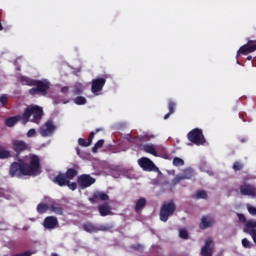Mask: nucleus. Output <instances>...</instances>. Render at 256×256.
<instances>
[{
	"label": "nucleus",
	"instance_id": "9b49d317",
	"mask_svg": "<svg viewBox=\"0 0 256 256\" xmlns=\"http://www.w3.org/2000/svg\"><path fill=\"white\" fill-rule=\"evenodd\" d=\"M55 131V125L53 124V121L48 120L44 126H42L39 130V133L42 137H49V135H53V132Z\"/></svg>",
	"mask_w": 256,
	"mask_h": 256
},
{
	"label": "nucleus",
	"instance_id": "4c0bfd02",
	"mask_svg": "<svg viewBox=\"0 0 256 256\" xmlns=\"http://www.w3.org/2000/svg\"><path fill=\"white\" fill-rule=\"evenodd\" d=\"M179 237L181 239H189V232H187L186 229H180L179 230Z\"/></svg>",
	"mask_w": 256,
	"mask_h": 256
},
{
	"label": "nucleus",
	"instance_id": "49530a36",
	"mask_svg": "<svg viewBox=\"0 0 256 256\" xmlns=\"http://www.w3.org/2000/svg\"><path fill=\"white\" fill-rule=\"evenodd\" d=\"M61 93H64V95H67V93H69V87H67V86L62 87Z\"/></svg>",
	"mask_w": 256,
	"mask_h": 256
},
{
	"label": "nucleus",
	"instance_id": "58836bf2",
	"mask_svg": "<svg viewBox=\"0 0 256 256\" xmlns=\"http://www.w3.org/2000/svg\"><path fill=\"white\" fill-rule=\"evenodd\" d=\"M66 187H68L71 191H75L77 189V182H71L68 180V184H66Z\"/></svg>",
	"mask_w": 256,
	"mask_h": 256
},
{
	"label": "nucleus",
	"instance_id": "39448f33",
	"mask_svg": "<svg viewBox=\"0 0 256 256\" xmlns=\"http://www.w3.org/2000/svg\"><path fill=\"white\" fill-rule=\"evenodd\" d=\"M187 139L190 143L194 145H205L206 140L205 136L203 135V130L199 128H194L187 134Z\"/></svg>",
	"mask_w": 256,
	"mask_h": 256
},
{
	"label": "nucleus",
	"instance_id": "b1692460",
	"mask_svg": "<svg viewBox=\"0 0 256 256\" xmlns=\"http://www.w3.org/2000/svg\"><path fill=\"white\" fill-rule=\"evenodd\" d=\"M65 177L68 181H71L72 179H75L77 175H79V172L74 168H69L66 173H64Z\"/></svg>",
	"mask_w": 256,
	"mask_h": 256
},
{
	"label": "nucleus",
	"instance_id": "2eb2a0df",
	"mask_svg": "<svg viewBox=\"0 0 256 256\" xmlns=\"http://www.w3.org/2000/svg\"><path fill=\"white\" fill-rule=\"evenodd\" d=\"M57 225H59V220H57V217L55 216H47L44 219V222H43L44 229H49V230L55 229Z\"/></svg>",
	"mask_w": 256,
	"mask_h": 256
},
{
	"label": "nucleus",
	"instance_id": "5701e85b",
	"mask_svg": "<svg viewBox=\"0 0 256 256\" xmlns=\"http://www.w3.org/2000/svg\"><path fill=\"white\" fill-rule=\"evenodd\" d=\"M21 119H22L21 116L10 117L5 120V125H6V127H15V125L17 123H19V121H21Z\"/></svg>",
	"mask_w": 256,
	"mask_h": 256
},
{
	"label": "nucleus",
	"instance_id": "6e6d98bb",
	"mask_svg": "<svg viewBox=\"0 0 256 256\" xmlns=\"http://www.w3.org/2000/svg\"><path fill=\"white\" fill-rule=\"evenodd\" d=\"M53 256H57V254H53Z\"/></svg>",
	"mask_w": 256,
	"mask_h": 256
},
{
	"label": "nucleus",
	"instance_id": "cd10ccee",
	"mask_svg": "<svg viewBox=\"0 0 256 256\" xmlns=\"http://www.w3.org/2000/svg\"><path fill=\"white\" fill-rule=\"evenodd\" d=\"M145 205H147V200L145 198H140L139 200H137L135 205L136 213L141 211V209L145 208Z\"/></svg>",
	"mask_w": 256,
	"mask_h": 256
},
{
	"label": "nucleus",
	"instance_id": "bb28decb",
	"mask_svg": "<svg viewBox=\"0 0 256 256\" xmlns=\"http://www.w3.org/2000/svg\"><path fill=\"white\" fill-rule=\"evenodd\" d=\"M47 211H50V205L45 203H39L37 205V213H39V215H43V213H47Z\"/></svg>",
	"mask_w": 256,
	"mask_h": 256
},
{
	"label": "nucleus",
	"instance_id": "393cba45",
	"mask_svg": "<svg viewBox=\"0 0 256 256\" xmlns=\"http://www.w3.org/2000/svg\"><path fill=\"white\" fill-rule=\"evenodd\" d=\"M175 107H177V104L175 102H173L172 100H170L168 102L169 112L166 115H164L165 120L169 119V117H171V115H173V113H175Z\"/></svg>",
	"mask_w": 256,
	"mask_h": 256
},
{
	"label": "nucleus",
	"instance_id": "4be33fe9",
	"mask_svg": "<svg viewBox=\"0 0 256 256\" xmlns=\"http://www.w3.org/2000/svg\"><path fill=\"white\" fill-rule=\"evenodd\" d=\"M50 211L52 213H55V215H63L65 210L63 209V207H61V205L57 204V203H52L50 204Z\"/></svg>",
	"mask_w": 256,
	"mask_h": 256
},
{
	"label": "nucleus",
	"instance_id": "4468645a",
	"mask_svg": "<svg viewBox=\"0 0 256 256\" xmlns=\"http://www.w3.org/2000/svg\"><path fill=\"white\" fill-rule=\"evenodd\" d=\"M89 201L93 204L98 203V201H109V195L102 191H95Z\"/></svg>",
	"mask_w": 256,
	"mask_h": 256
},
{
	"label": "nucleus",
	"instance_id": "412c9836",
	"mask_svg": "<svg viewBox=\"0 0 256 256\" xmlns=\"http://www.w3.org/2000/svg\"><path fill=\"white\" fill-rule=\"evenodd\" d=\"M256 231V220L250 219L244 225V233H253Z\"/></svg>",
	"mask_w": 256,
	"mask_h": 256
},
{
	"label": "nucleus",
	"instance_id": "20e7f679",
	"mask_svg": "<svg viewBox=\"0 0 256 256\" xmlns=\"http://www.w3.org/2000/svg\"><path fill=\"white\" fill-rule=\"evenodd\" d=\"M175 211H177V205L175 204V201L170 200L168 202H164L160 208V221L167 223L169 218L174 215Z\"/></svg>",
	"mask_w": 256,
	"mask_h": 256
},
{
	"label": "nucleus",
	"instance_id": "5fc2aeb1",
	"mask_svg": "<svg viewBox=\"0 0 256 256\" xmlns=\"http://www.w3.org/2000/svg\"><path fill=\"white\" fill-rule=\"evenodd\" d=\"M96 133H99V129L96 130Z\"/></svg>",
	"mask_w": 256,
	"mask_h": 256
},
{
	"label": "nucleus",
	"instance_id": "c85d7f7f",
	"mask_svg": "<svg viewBox=\"0 0 256 256\" xmlns=\"http://www.w3.org/2000/svg\"><path fill=\"white\" fill-rule=\"evenodd\" d=\"M12 157L11 151L5 150V147L0 145V159H10Z\"/></svg>",
	"mask_w": 256,
	"mask_h": 256
},
{
	"label": "nucleus",
	"instance_id": "864d4df0",
	"mask_svg": "<svg viewBox=\"0 0 256 256\" xmlns=\"http://www.w3.org/2000/svg\"><path fill=\"white\" fill-rule=\"evenodd\" d=\"M239 115H240V118L243 119V116L241 114H239Z\"/></svg>",
	"mask_w": 256,
	"mask_h": 256
},
{
	"label": "nucleus",
	"instance_id": "ddd939ff",
	"mask_svg": "<svg viewBox=\"0 0 256 256\" xmlns=\"http://www.w3.org/2000/svg\"><path fill=\"white\" fill-rule=\"evenodd\" d=\"M105 83H107V80L105 78H96L92 80V93L96 94L99 93V91H102L103 87H105Z\"/></svg>",
	"mask_w": 256,
	"mask_h": 256
},
{
	"label": "nucleus",
	"instance_id": "dca6fc26",
	"mask_svg": "<svg viewBox=\"0 0 256 256\" xmlns=\"http://www.w3.org/2000/svg\"><path fill=\"white\" fill-rule=\"evenodd\" d=\"M213 225H215V219L211 218V216H203L199 228L205 230L209 229V227H213Z\"/></svg>",
	"mask_w": 256,
	"mask_h": 256
},
{
	"label": "nucleus",
	"instance_id": "aec40b11",
	"mask_svg": "<svg viewBox=\"0 0 256 256\" xmlns=\"http://www.w3.org/2000/svg\"><path fill=\"white\" fill-rule=\"evenodd\" d=\"M98 211L101 215V217H107V215H113V212H111V207L108 203H104L98 206Z\"/></svg>",
	"mask_w": 256,
	"mask_h": 256
},
{
	"label": "nucleus",
	"instance_id": "6e6552de",
	"mask_svg": "<svg viewBox=\"0 0 256 256\" xmlns=\"http://www.w3.org/2000/svg\"><path fill=\"white\" fill-rule=\"evenodd\" d=\"M214 251H215V242H213V239L207 238L205 240L204 245L201 248L200 255L201 256H213Z\"/></svg>",
	"mask_w": 256,
	"mask_h": 256
},
{
	"label": "nucleus",
	"instance_id": "c9c22d12",
	"mask_svg": "<svg viewBox=\"0 0 256 256\" xmlns=\"http://www.w3.org/2000/svg\"><path fill=\"white\" fill-rule=\"evenodd\" d=\"M78 145H80V147H90L91 143H89V140H85V138H79Z\"/></svg>",
	"mask_w": 256,
	"mask_h": 256
},
{
	"label": "nucleus",
	"instance_id": "a878e982",
	"mask_svg": "<svg viewBox=\"0 0 256 256\" xmlns=\"http://www.w3.org/2000/svg\"><path fill=\"white\" fill-rule=\"evenodd\" d=\"M143 150L145 151V153H149L150 155H154V157H157V150L155 149V146L153 144L144 145Z\"/></svg>",
	"mask_w": 256,
	"mask_h": 256
},
{
	"label": "nucleus",
	"instance_id": "1a4fd4ad",
	"mask_svg": "<svg viewBox=\"0 0 256 256\" xmlns=\"http://www.w3.org/2000/svg\"><path fill=\"white\" fill-rule=\"evenodd\" d=\"M138 164L143 171H159V168L149 158H140Z\"/></svg>",
	"mask_w": 256,
	"mask_h": 256
},
{
	"label": "nucleus",
	"instance_id": "473e14b6",
	"mask_svg": "<svg viewBox=\"0 0 256 256\" xmlns=\"http://www.w3.org/2000/svg\"><path fill=\"white\" fill-rule=\"evenodd\" d=\"M75 105H86L87 104V98L83 96H77L74 98Z\"/></svg>",
	"mask_w": 256,
	"mask_h": 256
},
{
	"label": "nucleus",
	"instance_id": "72a5a7b5",
	"mask_svg": "<svg viewBox=\"0 0 256 256\" xmlns=\"http://www.w3.org/2000/svg\"><path fill=\"white\" fill-rule=\"evenodd\" d=\"M172 163L174 167H183V165H185V161L179 157H174Z\"/></svg>",
	"mask_w": 256,
	"mask_h": 256
},
{
	"label": "nucleus",
	"instance_id": "f704fd0d",
	"mask_svg": "<svg viewBox=\"0 0 256 256\" xmlns=\"http://www.w3.org/2000/svg\"><path fill=\"white\" fill-rule=\"evenodd\" d=\"M244 165L241 161H236L234 162L232 169H234L235 171H242Z\"/></svg>",
	"mask_w": 256,
	"mask_h": 256
},
{
	"label": "nucleus",
	"instance_id": "f257e3e1",
	"mask_svg": "<svg viewBox=\"0 0 256 256\" xmlns=\"http://www.w3.org/2000/svg\"><path fill=\"white\" fill-rule=\"evenodd\" d=\"M12 147L15 151V159L17 162H12L9 168L10 177H17V179H22V177H37L41 175V158L35 154H29L28 161L20 158L23 151H27L28 145L22 140H13Z\"/></svg>",
	"mask_w": 256,
	"mask_h": 256
},
{
	"label": "nucleus",
	"instance_id": "f03ea898",
	"mask_svg": "<svg viewBox=\"0 0 256 256\" xmlns=\"http://www.w3.org/2000/svg\"><path fill=\"white\" fill-rule=\"evenodd\" d=\"M26 84L29 87H34L29 90L30 95H42L44 97L45 95H47V92L51 87V83H49L47 79H43V80L28 79Z\"/></svg>",
	"mask_w": 256,
	"mask_h": 256
},
{
	"label": "nucleus",
	"instance_id": "c03bdc74",
	"mask_svg": "<svg viewBox=\"0 0 256 256\" xmlns=\"http://www.w3.org/2000/svg\"><path fill=\"white\" fill-rule=\"evenodd\" d=\"M31 255H33V253H31L30 251H26L24 253L14 254L13 256H31Z\"/></svg>",
	"mask_w": 256,
	"mask_h": 256
},
{
	"label": "nucleus",
	"instance_id": "2f4dec72",
	"mask_svg": "<svg viewBox=\"0 0 256 256\" xmlns=\"http://www.w3.org/2000/svg\"><path fill=\"white\" fill-rule=\"evenodd\" d=\"M72 93H73V95H81V94H83V85L79 84V83L75 84Z\"/></svg>",
	"mask_w": 256,
	"mask_h": 256
},
{
	"label": "nucleus",
	"instance_id": "a211bd4d",
	"mask_svg": "<svg viewBox=\"0 0 256 256\" xmlns=\"http://www.w3.org/2000/svg\"><path fill=\"white\" fill-rule=\"evenodd\" d=\"M253 51H256V44L243 45L238 50L237 58L239 55H249V53H253Z\"/></svg>",
	"mask_w": 256,
	"mask_h": 256
},
{
	"label": "nucleus",
	"instance_id": "f8f14e48",
	"mask_svg": "<svg viewBox=\"0 0 256 256\" xmlns=\"http://www.w3.org/2000/svg\"><path fill=\"white\" fill-rule=\"evenodd\" d=\"M195 175V171L191 168H186L182 174L176 175L174 178V183H181V181H185V179H193Z\"/></svg>",
	"mask_w": 256,
	"mask_h": 256
},
{
	"label": "nucleus",
	"instance_id": "423d86ee",
	"mask_svg": "<svg viewBox=\"0 0 256 256\" xmlns=\"http://www.w3.org/2000/svg\"><path fill=\"white\" fill-rule=\"evenodd\" d=\"M113 225L106 224V225H95L91 222H86L82 225L83 231H86V233H99V231H111L113 229Z\"/></svg>",
	"mask_w": 256,
	"mask_h": 256
},
{
	"label": "nucleus",
	"instance_id": "7c9ffc66",
	"mask_svg": "<svg viewBox=\"0 0 256 256\" xmlns=\"http://www.w3.org/2000/svg\"><path fill=\"white\" fill-rule=\"evenodd\" d=\"M103 145H105V140L101 139L98 140L95 145L92 148V152L93 153H97V151H99V149H101L103 147Z\"/></svg>",
	"mask_w": 256,
	"mask_h": 256
},
{
	"label": "nucleus",
	"instance_id": "6ab92c4d",
	"mask_svg": "<svg viewBox=\"0 0 256 256\" xmlns=\"http://www.w3.org/2000/svg\"><path fill=\"white\" fill-rule=\"evenodd\" d=\"M151 139H155V135L149 134V133H143L133 138V143H138V141L140 143H144L147 141H151Z\"/></svg>",
	"mask_w": 256,
	"mask_h": 256
},
{
	"label": "nucleus",
	"instance_id": "09e8293b",
	"mask_svg": "<svg viewBox=\"0 0 256 256\" xmlns=\"http://www.w3.org/2000/svg\"><path fill=\"white\" fill-rule=\"evenodd\" d=\"M76 153L77 155L81 156V149H79V147H76Z\"/></svg>",
	"mask_w": 256,
	"mask_h": 256
},
{
	"label": "nucleus",
	"instance_id": "37998d69",
	"mask_svg": "<svg viewBox=\"0 0 256 256\" xmlns=\"http://www.w3.org/2000/svg\"><path fill=\"white\" fill-rule=\"evenodd\" d=\"M247 210L250 215H256V208L254 206H248Z\"/></svg>",
	"mask_w": 256,
	"mask_h": 256
},
{
	"label": "nucleus",
	"instance_id": "9d476101",
	"mask_svg": "<svg viewBox=\"0 0 256 256\" xmlns=\"http://www.w3.org/2000/svg\"><path fill=\"white\" fill-rule=\"evenodd\" d=\"M240 193L246 197H256V187L249 183L240 186Z\"/></svg>",
	"mask_w": 256,
	"mask_h": 256
},
{
	"label": "nucleus",
	"instance_id": "ea45409f",
	"mask_svg": "<svg viewBox=\"0 0 256 256\" xmlns=\"http://www.w3.org/2000/svg\"><path fill=\"white\" fill-rule=\"evenodd\" d=\"M237 217H238L240 223H244L245 225L247 224V218L245 217L244 214L238 213Z\"/></svg>",
	"mask_w": 256,
	"mask_h": 256
},
{
	"label": "nucleus",
	"instance_id": "3c124183",
	"mask_svg": "<svg viewBox=\"0 0 256 256\" xmlns=\"http://www.w3.org/2000/svg\"><path fill=\"white\" fill-rule=\"evenodd\" d=\"M251 59H253V57H251V56L247 57V61H251Z\"/></svg>",
	"mask_w": 256,
	"mask_h": 256
},
{
	"label": "nucleus",
	"instance_id": "f3484780",
	"mask_svg": "<svg viewBox=\"0 0 256 256\" xmlns=\"http://www.w3.org/2000/svg\"><path fill=\"white\" fill-rule=\"evenodd\" d=\"M53 183H55L59 187H65L69 184V180L67 179V176H65V173L60 172L54 177Z\"/></svg>",
	"mask_w": 256,
	"mask_h": 256
},
{
	"label": "nucleus",
	"instance_id": "0eeeda50",
	"mask_svg": "<svg viewBox=\"0 0 256 256\" xmlns=\"http://www.w3.org/2000/svg\"><path fill=\"white\" fill-rule=\"evenodd\" d=\"M95 181V178L91 177L89 174H82L77 178V183L80 189H87V187H91V185H94Z\"/></svg>",
	"mask_w": 256,
	"mask_h": 256
},
{
	"label": "nucleus",
	"instance_id": "a18cd8bd",
	"mask_svg": "<svg viewBox=\"0 0 256 256\" xmlns=\"http://www.w3.org/2000/svg\"><path fill=\"white\" fill-rule=\"evenodd\" d=\"M95 137V132H91L88 136V142L93 143V138Z\"/></svg>",
	"mask_w": 256,
	"mask_h": 256
},
{
	"label": "nucleus",
	"instance_id": "603ef678",
	"mask_svg": "<svg viewBox=\"0 0 256 256\" xmlns=\"http://www.w3.org/2000/svg\"><path fill=\"white\" fill-rule=\"evenodd\" d=\"M241 143H245V139H241Z\"/></svg>",
	"mask_w": 256,
	"mask_h": 256
},
{
	"label": "nucleus",
	"instance_id": "a19ab883",
	"mask_svg": "<svg viewBox=\"0 0 256 256\" xmlns=\"http://www.w3.org/2000/svg\"><path fill=\"white\" fill-rule=\"evenodd\" d=\"M7 101H8L7 95L3 94L0 97V103L2 104V107H5V104L7 103Z\"/></svg>",
	"mask_w": 256,
	"mask_h": 256
},
{
	"label": "nucleus",
	"instance_id": "7ed1b4c3",
	"mask_svg": "<svg viewBox=\"0 0 256 256\" xmlns=\"http://www.w3.org/2000/svg\"><path fill=\"white\" fill-rule=\"evenodd\" d=\"M41 117H43V108L37 105H30L25 109L22 115V121L24 125L29 123V119L32 123H37V121H40Z\"/></svg>",
	"mask_w": 256,
	"mask_h": 256
},
{
	"label": "nucleus",
	"instance_id": "79ce46f5",
	"mask_svg": "<svg viewBox=\"0 0 256 256\" xmlns=\"http://www.w3.org/2000/svg\"><path fill=\"white\" fill-rule=\"evenodd\" d=\"M35 135H37V131L33 128L27 132V137H35Z\"/></svg>",
	"mask_w": 256,
	"mask_h": 256
},
{
	"label": "nucleus",
	"instance_id": "c756f323",
	"mask_svg": "<svg viewBox=\"0 0 256 256\" xmlns=\"http://www.w3.org/2000/svg\"><path fill=\"white\" fill-rule=\"evenodd\" d=\"M207 197L205 190H197L196 194L192 195V199H207Z\"/></svg>",
	"mask_w": 256,
	"mask_h": 256
},
{
	"label": "nucleus",
	"instance_id": "8fccbe9b",
	"mask_svg": "<svg viewBox=\"0 0 256 256\" xmlns=\"http://www.w3.org/2000/svg\"><path fill=\"white\" fill-rule=\"evenodd\" d=\"M0 31H3V24L0 22Z\"/></svg>",
	"mask_w": 256,
	"mask_h": 256
},
{
	"label": "nucleus",
	"instance_id": "de8ad7c7",
	"mask_svg": "<svg viewBox=\"0 0 256 256\" xmlns=\"http://www.w3.org/2000/svg\"><path fill=\"white\" fill-rule=\"evenodd\" d=\"M250 234H251V237L256 245V230H252V232Z\"/></svg>",
	"mask_w": 256,
	"mask_h": 256
},
{
	"label": "nucleus",
	"instance_id": "e433bc0d",
	"mask_svg": "<svg viewBox=\"0 0 256 256\" xmlns=\"http://www.w3.org/2000/svg\"><path fill=\"white\" fill-rule=\"evenodd\" d=\"M242 246L245 249H251V247H253V243H251V241H249L247 238L242 239Z\"/></svg>",
	"mask_w": 256,
	"mask_h": 256
}]
</instances>
